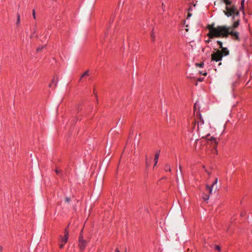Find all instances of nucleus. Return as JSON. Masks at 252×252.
<instances>
[{"mask_svg":"<svg viewBox=\"0 0 252 252\" xmlns=\"http://www.w3.org/2000/svg\"><path fill=\"white\" fill-rule=\"evenodd\" d=\"M221 1L225 4L223 13L227 17H232L233 23L230 26L223 25L215 27L214 24L208 25L207 29L209 32L207 35L210 38L214 37L227 38L229 35H230L232 39L239 41L240 40L239 33L236 31L235 29L240 25V12L232 0H221Z\"/></svg>","mask_w":252,"mask_h":252,"instance_id":"f257e3e1","label":"nucleus"},{"mask_svg":"<svg viewBox=\"0 0 252 252\" xmlns=\"http://www.w3.org/2000/svg\"><path fill=\"white\" fill-rule=\"evenodd\" d=\"M216 52H214L211 55L212 61L219 62L222 60V56L220 54V50L219 49H215Z\"/></svg>","mask_w":252,"mask_h":252,"instance_id":"f03ea898","label":"nucleus"},{"mask_svg":"<svg viewBox=\"0 0 252 252\" xmlns=\"http://www.w3.org/2000/svg\"><path fill=\"white\" fill-rule=\"evenodd\" d=\"M209 135L206 136V140H207L208 143L210 142V144L212 145L213 147H214L216 152H217V147L218 142L217 139L214 137H211V138H208Z\"/></svg>","mask_w":252,"mask_h":252,"instance_id":"7ed1b4c3","label":"nucleus"},{"mask_svg":"<svg viewBox=\"0 0 252 252\" xmlns=\"http://www.w3.org/2000/svg\"><path fill=\"white\" fill-rule=\"evenodd\" d=\"M87 245V241L83 239V236L82 235V233H81L79 239V242H78V245L81 250H83L85 248Z\"/></svg>","mask_w":252,"mask_h":252,"instance_id":"20e7f679","label":"nucleus"},{"mask_svg":"<svg viewBox=\"0 0 252 252\" xmlns=\"http://www.w3.org/2000/svg\"><path fill=\"white\" fill-rule=\"evenodd\" d=\"M64 233V236L61 238V242L65 244L68 238V232L66 229H65Z\"/></svg>","mask_w":252,"mask_h":252,"instance_id":"39448f33","label":"nucleus"},{"mask_svg":"<svg viewBox=\"0 0 252 252\" xmlns=\"http://www.w3.org/2000/svg\"><path fill=\"white\" fill-rule=\"evenodd\" d=\"M220 54L223 56H226L229 54V51L226 47H223L220 50Z\"/></svg>","mask_w":252,"mask_h":252,"instance_id":"423d86ee","label":"nucleus"},{"mask_svg":"<svg viewBox=\"0 0 252 252\" xmlns=\"http://www.w3.org/2000/svg\"><path fill=\"white\" fill-rule=\"evenodd\" d=\"M58 82V77L56 76V79H55V77L54 76V78L52 80V83L49 84V87L51 88L53 86L54 88H56Z\"/></svg>","mask_w":252,"mask_h":252,"instance_id":"0eeeda50","label":"nucleus"},{"mask_svg":"<svg viewBox=\"0 0 252 252\" xmlns=\"http://www.w3.org/2000/svg\"><path fill=\"white\" fill-rule=\"evenodd\" d=\"M159 156V151L157 152L155 154V158H154V161H155L154 166H155L158 163Z\"/></svg>","mask_w":252,"mask_h":252,"instance_id":"6e6552de","label":"nucleus"},{"mask_svg":"<svg viewBox=\"0 0 252 252\" xmlns=\"http://www.w3.org/2000/svg\"><path fill=\"white\" fill-rule=\"evenodd\" d=\"M89 71L87 70L81 76L80 79H79V81H81L83 77H85V76H89Z\"/></svg>","mask_w":252,"mask_h":252,"instance_id":"1a4fd4ad","label":"nucleus"},{"mask_svg":"<svg viewBox=\"0 0 252 252\" xmlns=\"http://www.w3.org/2000/svg\"><path fill=\"white\" fill-rule=\"evenodd\" d=\"M217 43L219 45L220 48L221 49L222 48H223L222 47V42L221 41L218 40L217 41Z\"/></svg>","mask_w":252,"mask_h":252,"instance_id":"9d476101","label":"nucleus"},{"mask_svg":"<svg viewBox=\"0 0 252 252\" xmlns=\"http://www.w3.org/2000/svg\"><path fill=\"white\" fill-rule=\"evenodd\" d=\"M199 120H200V122L201 123V125H203L204 123V120H203V118H202L200 114L199 115Z\"/></svg>","mask_w":252,"mask_h":252,"instance_id":"9b49d317","label":"nucleus"},{"mask_svg":"<svg viewBox=\"0 0 252 252\" xmlns=\"http://www.w3.org/2000/svg\"><path fill=\"white\" fill-rule=\"evenodd\" d=\"M165 168H166V169H165L166 171L169 170V171H171V168H170V166H169V165L166 164L165 166Z\"/></svg>","mask_w":252,"mask_h":252,"instance_id":"f8f14e48","label":"nucleus"},{"mask_svg":"<svg viewBox=\"0 0 252 252\" xmlns=\"http://www.w3.org/2000/svg\"><path fill=\"white\" fill-rule=\"evenodd\" d=\"M215 249L218 251H220L221 250L220 247L218 245H215Z\"/></svg>","mask_w":252,"mask_h":252,"instance_id":"ddd939ff","label":"nucleus"},{"mask_svg":"<svg viewBox=\"0 0 252 252\" xmlns=\"http://www.w3.org/2000/svg\"><path fill=\"white\" fill-rule=\"evenodd\" d=\"M20 21V15L18 14L17 15V23L16 24L17 25L19 24Z\"/></svg>","mask_w":252,"mask_h":252,"instance_id":"4468645a","label":"nucleus"},{"mask_svg":"<svg viewBox=\"0 0 252 252\" xmlns=\"http://www.w3.org/2000/svg\"><path fill=\"white\" fill-rule=\"evenodd\" d=\"M218 183V178H216L215 181L213 183L212 186L214 187Z\"/></svg>","mask_w":252,"mask_h":252,"instance_id":"2eb2a0df","label":"nucleus"},{"mask_svg":"<svg viewBox=\"0 0 252 252\" xmlns=\"http://www.w3.org/2000/svg\"><path fill=\"white\" fill-rule=\"evenodd\" d=\"M209 198V195H205V197H203V199L205 201H207Z\"/></svg>","mask_w":252,"mask_h":252,"instance_id":"dca6fc26","label":"nucleus"},{"mask_svg":"<svg viewBox=\"0 0 252 252\" xmlns=\"http://www.w3.org/2000/svg\"><path fill=\"white\" fill-rule=\"evenodd\" d=\"M71 199L70 197H66L65 199V202L66 203H69Z\"/></svg>","mask_w":252,"mask_h":252,"instance_id":"f3484780","label":"nucleus"},{"mask_svg":"<svg viewBox=\"0 0 252 252\" xmlns=\"http://www.w3.org/2000/svg\"><path fill=\"white\" fill-rule=\"evenodd\" d=\"M45 47V46H41V47H39L37 49L36 51L37 52H39L40 51H41L43 48H44V47Z\"/></svg>","mask_w":252,"mask_h":252,"instance_id":"a211bd4d","label":"nucleus"},{"mask_svg":"<svg viewBox=\"0 0 252 252\" xmlns=\"http://www.w3.org/2000/svg\"><path fill=\"white\" fill-rule=\"evenodd\" d=\"M204 65V63H196V65L197 66H199V67H203Z\"/></svg>","mask_w":252,"mask_h":252,"instance_id":"6ab92c4d","label":"nucleus"},{"mask_svg":"<svg viewBox=\"0 0 252 252\" xmlns=\"http://www.w3.org/2000/svg\"><path fill=\"white\" fill-rule=\"evenodd\" d=\"M151 39L153 40H155V35H154V33L153 32H152V34H151Z\"/></svg>","mask_w":252,"mask_h":252,"instance_id":"aec40b11","label":"nucleus"},{"mask_svg":"<svg viewBox=\"0 0 252 252\" xmlns=\"http://www.w3.org/2000/svg\"><path fill=\"white\" fill-rule=\"evenodd\" d=\"M213 187L212 186H211V188L209 189V195L211 194L212 193V191H213Z\"/></svg>","mask_w":252,"mask_h":252,"instance_id":"412c9836","label":"nucleus"},{"mask_svg":"<svg viewBox=\"0 0 252 252\" xmlns=\"http://www.w3.org/2000/svg\"><path fill=\"white\" fill-rule=\"evenodd\" d=\"M55 172H56V174L58 175V174H59L60 173L61 171L60 169H56L55 170Z\"/></svg>","mask_w":252,"mask_h":252,"instance_id":"4be33fe9","label":"nucleus"},{"mask_svg":"<svg viewBox=\"0 0 252 252\" xmlns=\"http://www.w3.org/2000/svg\"><path fill=\"white\" fill-rule=\"evenodd\" d=\"M32 16H33V17L34 19L36 18L35 12V10L34 9L32 10Z\"/></svg>","mask_w":252,"mask_h":252,"instance_id":"5701e85b","label":"nucleus"},{"mask_svg":"<svg viewBox=\"0 0 252 252\" xmlns=\"http://www.w3.org/2000/svg\"><path fill=\"white\" fill-rule=\"evenodd\" d=\"M197 106V102H196L194 105V111L196 109Z\"/></svg>","mask_w":252,"mask_h":252,"instance_id":"b1692460","label":"nucleus"},{"mask_svg":"<svg viewBox=\"0 0 252 252\" xmlns=\"http://www.w3.org/2000/svg\"><path fill=\"white\" fill-rule=\"evenodd\" d=\"M64 244L63 243H62L60 245V248L62 249L64 246Z\"/></svg>","mask_w":252,"mask_h":252,"instance_id":"393cba45","label":"nucleus"},{"mask_svg":"<svg viewBox=\"0 0 252 252\" xmlns=\"http://www.w3.org/2000/svg\"><path fill=\"white\" fill-rule=\"evenodd\" d=\"M196 124V121H194L193 123V124H192L193 128H194Z\"/></svg>","mask_w":252,"mask_h":252,"instance_id":"a878e982","label":"nucleus"},{"mask_svg":"<svg viewBox=\"0 0 252 252\" xmlns=\"http://www.w3.org/2000/svg\"><path fill=\"white\" fill-rule=\"evenodd\" d=\"M191 14L190 13H188V15H187V19H188L189 17H191Z\"/></svg>","mask_w":252,"mask_h":252,"instance_id":"bb28decb","label":"nucleus"},{"mask_svg":"<svg viewBox=\"0 0 252 252\" xmlns=\"http://www.w3.org/2000/svg\"><path fill=\"white\" fill-rule=\"evenodd\" d=\"M213 150L212 152H213V153H215V154H217V153H218V151H217V152H216V151H215V149H214V147H213Z\"/></svg>","mask_w":252,"mask_h":252,"instance_id":"cd10ccee","label":"nucleus"},{"mask_svg":"<svg viewBox=\"0 0 252 252\" xmlns=\"http://www.w3.org/2000/svg\"><path fill=\"white\" fill-rule=\"evenodd\" d=\"M211 188V187H210L209 185H206V188L208 190H209Z\"/></svg>","mask_w":252,"mask_h":252,"instance_id":"c85d7f7f","label":"nucleus"},{"mask_svg":"<svg viewBox=\"0 0 252 252\" xmlns=\"http://www.w3.org/2000/svg\"><path fill=\"white\" fill-rule=\"evenodd\" d=\"M244 3V0H242L241 1V5H242V7L243 6Z\"/></svg>","mask_w":252,"mask_h":252,"instance_id":"c756f323","label":"nucleus"},{"mask_svg":"<svg viewBox=\"0 0 252 252\" xmlns=\"http://www.w3.org/2000/svg\"><path fill=\"white\" fill-rule=\"evenodd\" d=\"M146 166L147 167L149 166L150 164L148 163V162L147 161H146Z\"/></svg>","mask_w":252,"mask_h":252,"instance_id":"7c9ffc66","label":"nucleus"},{"mask_svg":"<svg viewBox=\"0 0 252 252\" xmlns=\"http://www.w3.org/2000/svg\"><path fill=\"white\" fill-rule=\"evenodd\" d=\"M179 169H180V172H181V171H182V166H181V165L179 166Z\"/></svg>","mask_w":252,"mask_h":252,"instance_id":"2f4dec72","label":"nucleus"},{"mask_svg":"<svg viewBox=\"0 0 252 252\" xmlns=\"http://www.w3.org/2000/svg\"><path fill=\"white\" fill-rule=\"evenodd\" d=\"M206 172L207 173V174H208L209 176L210 175L211 173H210L209 172H208L207 170H206Z\"/></svg>","mask_w":252,"mask_h":252,"instance_id":"473e14b6","label":"nucleus"},{"mask_svg":"<svg viewBox=\"0 0 252 252\" xmlns=\"http://www.w3.org/2000/svg\"><path fill=\"white\" fill-rule=\"evenodd\" d=\"M115 252H120V251H119V250L118 249H116L115 250Z\"/></svg>","mask_w":252,"mask_h":252,"instance_id":"72a5a7b5","label":"nucleus"},{"mask_svg":"<svg viewBox=\"0 0 252 252\" xmlns=\"http://www.w3.org/2000/svg\"><path fill=\"white\" fill-rule=\"evenodd\" d=\"M2 251V247L0 246V252H1Z\"/></svg>","mask_w":252,"mask_h":252,"instance_id":"f704fd0d","label":"nucleus"},{"mask_svg":"<svg viewBox=\"0 0 252 252\" xmlns=\"http://www.w3.org/2000/svg\"><path fill=\"white\" fill-rule=\"evenodd\" d=\"M203 75H204V76H206L207 75V73L205 72V73H203Z\"/></svg>","mask_w":252,"mask_h":252,"instance_id":"c9c22d12","label":"nucleus"},{"mask_svg":"<svg viewBox=\"0 0 252 252\" xmlns=\"http://www.w3.org/2000/svg\"><path fill=\"white\" fill-rule=\"evenodd\" d=\"M210 40H207V41H206V42H207V43H209V42H210Z\"/></svg>","mask_w":252,"mask_h":252,"instance_id":"e433bc0d","label":"nucleus"},{"mask_svg":"<svg viewBox=\"0 0 252 252\" xmlns=\"http://www.w3.org/2000/svg\"><path fill=\"white\" fill-rule=\"evenodd\" d=\"M199 129V126H197V130Z\"/></svg>","mask_w":252,"mask_h":252,"instance_id":"4c0bfd02","label":"nucleus"},{"mask_svg":"<svg viewBox=\"0 0 252 252\" xmlns=\"http://www.w3.org/2000/svg\"><path fill=\"white\" fill-rule=\"evenodd\" d=\"M198 80H199V81H201V79H198Z\"/></svg>","mask_w":252,"mask_h":252,"instance_id":"58836bf2","label":"nucleus"}]
</instances>
